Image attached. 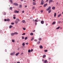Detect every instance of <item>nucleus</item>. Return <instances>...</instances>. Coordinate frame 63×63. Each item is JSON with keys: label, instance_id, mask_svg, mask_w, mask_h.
Masks as SVG:
<instances>
[{"label": "nucleus", "instance_id": "nucleus-1", "mask_svg": "<svg viewBox=\"0 0 63 63\" xmlns=\"http://www.w3.org/2000/svg\"><path fill=\"white\" fill-rule=\"evenodd\" d=\"M50 8H51V7L50 6H49L48 8L46 9V10L47 11H49V10H50Z\"/></svg>", "mask_w": 63, "mask_h": 63}, {"label": "nucleus", "instance_id": "nucleus-2", "mask_svg": "<svg viewBox=\"0 0 63 63\" xmlns=\"http://www.w3.org/2000/svg\"><path fill=\"white\" fill-rule=\"evenodd\" d=\"M15 52H13V53H11L10 54L11 55H14L15 54Z\"/></svg>", "mask_w": 63, "mask_h": 63}, {"label": "nucleus", "instance_id": "nucleus-3", "mask_svg": "<svg viewBox=\"0 0 63 63\" xmlns=\"http://www.w3.org/2000/svg\"><path fill=\"white\" fill-rule=\"evenodd\" d=\"M44 1L43 0H42L41 2V5H43L44 4Z\"/></svg>", "mask_w": 63, "mask_h": 63}, {"label": "nucleus", "instance_id": "nucleus-4", "mask_svg": "<svg viewBox=\"0 0 63 63\" xmlns=\"http://www.w3.org/2000/svg\"><path fill=\"white\" fill-rule=\"evenodd\" d=\"M14 4L15 6H18V4L16 3H14Z\"/></svg>", "mask_w": 63, "mask_h": 63}, {"label": "nucleus", "instance_id": "nucleus-5", "mask_svg": "<svg viewBox=\"0 0 63 63\" xmlns=\"http://www.w3.org/2000/svg\"><path fill=\"white\" fill-rule=\"evenodd\" d=\"M15 13H19V11H18L17 10H16L14 11Z\"/></svg>", "mask_w": 63, "mask_h": 63}, {"label": "nucleus", "instance_id": "nucleus-6", "mask_svg": "<svg viewBox=\"0 0 63 63\" xmlns=\"http://www.w3.org/2000/svg\"><path fill=\"white\" fill-rule=\"evenodd\" d=\"M47 5V3L45 4L44 5V7H46Z\"/></svg>", "mask_w": 63, "mask_h": 63}, {"label": "nucleus", "instance_id": "nucleus-7", "mask_svg": "<svg viewBox=\"0 0 63 63\" xmlns=\"http://www.w3.org/2000/svg\"><path fill=\"white\" fill-rule=\"evenodd\" d=\"M41 24H43L44 23V21H41Z\"/></svg>", "mask_w": 63, "mask_h": 63}, {"label": "nucleus", "instance_id": "nucleus-8", "mask_svg": "<svg viewBox=\"0 0 63 63\" xmlns=\"http://www.w3.org/2000/svg\"><path fill=\"white\" fill-rule=\"evenodd\" d=\"M19 53H19V52H18L17 53H16V56H17V55H18V54H19Z\"/></svg>", "mask_w": 63, "mask_h": 63}, {"label": "nucleus", "instance_id": "nucleus-9", "mask_svg": "<svg viewBox=\"0 0 63 63\" xmlns=\"http://www.w3.org/2000/svg\"><path fill=\"white\" fill-rule=\"evenodd\" d=\"M32 4L33 5H35L36 4V3L35 2H33Z\"/></svg>", "mask_w": 63, "mask_h": 63}, {"label": "nucleus", "instance_id": "nucleus-10", "mask_svg": "<svg viewBox=\"0 0 63 63\" xmlns=\"http://www.w3.org/2000/svg\"><path fill=\"white\" fill-rule=\"evenodd\" d=\"M14 35H15L14 33H12L11 34V36H14Z\"/></svg>", "mask_w": 63, "mask_h": 63}, {"label": "nucleus", "instance_id": "nucleus-11", "mask_svg": "<svg viewBox=\"0 0 63 63\" xmlns=\"http://www.w3.org/2000/svg\"><path fill=\"white\" fill-rule=\"evenodd\" d=\"M14 33V35H17V34H18V33L17 32H15Z\"/></svg>", "mask_w": 63, "mask_h": 63}, {"label": "nucleus", "instance_id": "nucleus-12", "mask_svg": "<svg viewBox=\"0 0 63 63\" xmlns=\"http://www.w3.org/2000/svg\"><path fill=\"white\" fill-rule=\"evenodd\" d=\"M40 48H43V46L42 45L40 46Z\"/></svg>", "mask_w": 63, "mask_h": 63}, {"label": "nucleus", "instance_id": "nucleus-13", "mask_svg": "<svg viewBox=\"0 0 63 63\" xmlns=\"http://www.w3.org/2000/svg\"><path fill=\"white\" fill-rule=\"evenodd\" d=\"M52 2V0H50L49 1V3H50V2Z\"/></svg>", "mask_w": 63, "mask_h": 63}, {"label": "nucleus", "instance_id": "nucleus-14", "mask_svg": "<svg viewBox=\"0 0 63 63\" xmlns=\"http://www.w3.org/2000/svg\"><path fill=\"white\" fill-rule=\"evenodd\" d=\"M46 55H44L43 56V58H45V57H46Z\"/></svg>", "mask_w": 63, "mask_h": 63}, {"label": "nucleus", "instance_id": "nucleus-15", "mask_svg": "<svg viewBox=\"0 0 63 63\" xmlns=\"http://www.w3.org/2000/svg\"><path fill=\"white\" fill-rule=\"evenodd\" d=\"M56 23V22H54L52 23V24L53 25H54V24H55Z\"/></svg>", "mask_w": 63, "mask_h": 63}, {"label": "nucleus", "instance_id": "nucleus-16", "mask_svg": "<svg viewBox=\"0 0 63 63\" xmlns=\"http://www.w3.org/2000/svg\"><path fill=\"white\" fill-rule=\"evenodd\" d=\"M25 20H23L22 21V22L23 23H25Z\"/></svg>", "mask_w": 63, "mask_h": 63}, {"label": "nucleus", "instance_id": "nucleus-17", "mask_svg": "<svg viewBox=\"0 0 63 63\" xmlns=\"http://www.w3.org/2000/svg\"><path fill=\"white\" fill-rule=\"evenodd\" d=\"M12 27H13V26L12 25H10L9 26V28L10 29L12 28Z\"/></svg>", "mask_w": 63, "mask_h": 63}, {"label": "nucleus", "instance_id": "nucleus-18", "mask_svg": "<svg viewBox=\"0 0 63 63\" xmlns=\"http://www.w3.org/2000/svg\"><path fill=\"white\" fill-rule=\"evenodd\" d=\"M61 16V14H59L58 15V17H59V16Z\"/></svg>", "mask_w": 63, "mask_h": 63}, {"label": "nucleus", "instance_id": "nucleus-19", "mask_svg": "<svg viewBox=\"0 0 63 63\" xmlns=\"http://www.w3.org/2000/svg\"><path fill=\"white\" fill-rule=\"evenodd\" d=\"M15 24H17V23H18V22H17L16 21H15Z\"/></svg>", "mask_w": 63, "mask_h": 63}, {"label": "nucleus", "instance_id": "nucleus-20", "mask_svg": "<svg viewBox=\"0 0 63 63\" xmlns=\"http://www.w3.org/2000/svg\"><path fill=\"white\" fill-rule=\"evenodd\" d=\"M16 21H19V20L18 19H16Z\"/></svg>", "mask_w": 63, "mask_h": 63}, {"label": "nucleus", "instance_id": "nucleus-21", "mask_svg": "<svg viewBox=\"0 0 63 63\" xmlns=\"http://www.w3.org/2000/svg\"><path fill=\"white\" fill-rule=\"evenodd\" d=\"M56 16V13H55L54 14V17H55Z\"/></svg>", "mask_w": 63, "mask_h": 63}, {"label": "nucleus", "instance_id": "nucleus-22", "mask_svg": "<svg viewBox=\"0 0 63 63\" xmlns=\"http://www.w3.org/2000/svg\"><path fill=\"white\" fill-rule=\"evenodd\" d=\"M40 41H39L37 42V44H40Z\"/></svg>", "mask_w": 63, "mask_h": 63}, {"label": "nucleus", "instance_id": "nucleus-23", "mask_svg": "<svg viewBox=\"0 0 63 63\" xmlns=\"http://www.w3.org/2000/svg\"><path fill=\"white\" fill-rule=\"evenodd\" d=\"M33 33H30V35H31L32 36H33Z\"/></svg>", "mask_w": 63, "mask_h": 63}, {"label": "nucleus", "instance_id": "nucleus-24", "mask_svg": "<svg viewBox=\"0 0 63 63\" xmlns=\"http://www.w3.org/2000/svg\"><path fill=\"white\" fill-rule=\"evenodd\" d=\"M55 7H52V10H54L55 9Z\"/></svg>", "mask_w": 63, "mask_h": 63}, {"label": "nucleus", "instance_id": "nucleus-25", "mask_svg": "<svg viewBox=\"0 0 63 63\" xmlns=\"http://www.w3.org/2000/svg\"><path fill=\"white\" fill-rule=\"evenodd\" d=\"M51 11L50 10L48 11V13H50L51 12Z\"/></svg>", "mask_w": 63, "mask_h": 63}, {"label": "nucleus", "instance_id": "nucleus-26", "mask_svg": "<svg viewBox=\"0 0 63 63\" xmlns=\"http://www.w3.org/2000/svg\"><path fill=\"white\" fill-rule=\"evenodd\" d=\"M28 38L27 37H26L25 38V40H27V39Z\"/></svg>", "mask_w": 63, "mask_h": 63}, {"label": "nucleus", "instance_id": "nucleus-27", "mask_svg": "<svg viewBox=\"0 0 63 63\" xmlns=\"http://www.w3.org/2000/svg\"><path fill=\"white\" fill-rule=\"evenodd\" d=\"M10 2H11V3H13V0H9Z\"/></svg>", "mask_w": 63, "mask_h": 63}, {"label": "nucleus", "instance_id": "nucleus-28", "mask_svg": "<svg viewBox=\"0 0 63 63\" xmlns=\"http://www.w3.org/2000/svg\"><path fill=\"white\" fill-rule=\"evenodd\" d=\"M22 45L23 46H25V44H24V43H23V44H22Z\"/></svg>", "mask_w": 63, "mask_h": 63}, {"label": "nucleus", "instance_id": "nucleus-29", "mask_svg": "<svg viewBox=\"0 0 63 63\" xmlns=\"http://www.w3.org/2000/svg\"><path fill=\"white\" fill-rule=\"evenodd\" d=\"M38 40L39 41H41V40H42V38H39Z\"/></svg>", "mask_w": 63, "mask_h": 63}, {"label": "nucleus", "instance_id": "nucleus-30", "mask_svg": "<svg viewBox=\"0 0 63 63\" xmlns=\"http://www.w3.org/2000/svg\"><path fill=\"white\" fill-rule=\"evenodd\" d=\"M19 8H21L22 7V5H19Z\"/></svg>", "mask_w": 63, "mask_h": 63}, {"label": "nucleus", "instance_id": "nucleus-31", "mask_svg": "<svg viewBox=\"0 0 63 63\" xmlns=\"http://www.w3.org/2000/svg\"><path fill=\"white\" fill-rule=\"evenodd\" d=\"M7 21H10V19H7Z\"/></svg>", "mask_w": 63, "mask_h": 63}, {"label": "nucleus", "instance_id": "nucleus-32", "mask_svg": "<svg viewBox=\"0 0 63 63\" xmlns=\"http://www.w3.org/2000/svg\"><path fill=\"white\" fill-rule=\"evenodd\" d=\"M15 24V23H12L11 24V25H14V24Z\"/></svg>", "mask_w": 63, "mask_h": 63}, {"label": "nucleus", "instance_id": "nucleus-33", "mask_svg": "<svg viewBox=\"0 0 63 63\" xmlns=\"http://www.w3.org/2000/svg\"><path fill=\"white\" fill-rule=\"evenodd\" d=\"M45 63H46L47 62V60H45L44 61Z\"/></svg>", "mask_w": 63, "mask_h": 63}, {"label": "nucleus", "instance_id": "nucleus-34", "mask_svg": "<svg viewBox=\"0 0 63 63\" xmlns=\"http://www.w3.org/2000/svg\"><path fill=\"white\" fill-rule=\"evenodd\" d=\"M59 28H60V27H59L56 28V29H59Z\"/></svg>", "mask_w": 63, "mask_h": 63}, {"label": "nucleus", "instance_id": "nucleus-35", "mask_svg": "<svg viewBox=\"0 0 63 63\" xmlns=\"http://www.w3.org/2000/svg\"><path fill=\"white\" fill-rule=\"evenodd\" d=\"M28 52H31V50H28Z\"/></svg>", "mask_w": 63, "mask_h": 63}, {"label": "nucleus", "instance_id": "nucleus-36", "mask_svg": "<svg viewBox=\"0 0 63 63\" xmlns=\"http://www.w3.org/2000/svg\"><path fill=\"white\" fill-rule=\"evenodd\" d=\"M45 52H47V50H44Z\"/></svg>", "mask_w": 63, "mask_h": 63}, {"label": "nucleus", "instance_id": "nucleus-37", "mask_svg": "<svg viewBox=\"0 0 63 63\" xmlns=\"http://www.w3.org/2000/svg\"><path fill=\"white\" fill-rule=\"evenodd\" d=\"M23 30H25L26 29L25 28H23Z\"/></svg>", "mask_w": 63, "mask_h": 63}, {"label": "nucleus", "instance_id": "nucleus-38", "mask_svg": "<svg viewBox=\"0 0 63 63\" xmlns=\"http://www.w3.org/2000/svg\"><path fill=\"white\" fill-rule=\"evenodd\" d=\"M12 9H13V8L12 7H10V10H12Z\"/></svg>", "mask_w": 63, "mask_h": 63}, {"label": "nucleus", "instance_id": "nucleus-39", "mask_svg": "<svg viewBox=\"0 0 63 63\" xmlns=\"http://www.w3.org/2000/svg\"><path fill=\"white\" fill-rule=\"evenodd\" d=\"M25 35V33H24L22 34V35Z\"/></svg>", "mask_w": 63, "mask_h": 63}, {"label": "nucleus", "instance_id": "nucleus-40", "mask_svg": "<svg viewBox=\"0 0 63 63\" xmlns=\"http://www.w3.org/2000/svg\"><path fill=\"white\" fill-rule=\"evenodd\" d=\"M34 41L35 42H37V39H35L34 40Z\"/></svg>", "mask_w": 63, "mask_h": 63}, {"label": "nucleus", "instance_id": "nucleus-41", "mask_svg": "<svg viewBox=\"0 0 63 63\" xmlns=\"http://www.w3.org/2000/svg\"><path fill=\"white\" fill-rule=\"evenodd\" d=\"M33 39H34V37H32V39H31V41H33Z\"/></svg>", "mask_w": 63, "mask_h": 63}, {"label": "nucleus", "instance_id": "nucleus-42", "mask_svg": "<svg viewBox=\"0 0 63 63\" xmlns=\"http://www.w3.org/2000/svg\"><path fill=\"white\" fill-rule=\"evenodd\" d=\"M40 12H41V13H42L43 12V10H41L40 11Z\"/></svg>", "mask_w": 63, "mask_h": 63}, {"label": "nucleus", "instance_id": "nucleus-43", "mask_svg": "<svg viewBox=\"0 0 63 63\" xmlns=\"http://www.w3.org/2000/svg\"><path fill=\"white\" fill-rule=\"evenodd\" d=\"M33 49H32L31 50V52H32V51H33Z\"/></svg>", "mask_w": 63, "mask_h": 63}, {"label": "nucleus", "instance_id": "nucleus-44", "mask_svg": "<svg viewBox=\"0 0 63 63\" xmlns=\"http://www.w3.org/2000/svg\"><path fill=\"white\" fill-rule=\"evenodd\" d=\"M12 42H15V40H12Z\"/></svg>", "mask_w": 63, "mask_h": 63}, {"label": "nucleus", "instance_id": "nucleus-45", "mask_svg": "<svg viewBox=\"0 0 63 63\" xmlns=\"http://www.w3.org/2000/svg\"><path fill=\"white\" fill-rule=\"evenodd\" d=\"M3 14L4 15H6V13L4 12Z\"/></svg>", "mask_w": 63, "mask_h": 63}, {"label": "nucleus", "instance_id": "nucleus-46", "mask_svg": "<svg viewBox=\"0 0 63 63\" xmlns=\"http://www.w3.org/2000/svg\"><path fill=\"white\" fill-rule=\"evenodd\" d=\"M35 22H38V20H35Z\"/></svg>", "mask_w": 63, "mask_h": 63}, {"label": "nucleus", "instance_id": "nucleus-47", "mask_svg": "<svg viewBox=\"0 0 63 63\" xmlns=\"http://www.w3.org/2000/svg\"><path fill=\"white\" fill-rule=\"evenodd\" d=\"M24 37L23 36H22V39H24Z\"/></svg>", "mask_w": 63, "mask_h": 63}, {"label": "nucleus", "instance_id": "nucleus-48", "mask_svg": "<svg viewBox=\"0 0 63 63\" xmlns=\"http://www.w3.org/2000/svg\"><path fill=\"white\" fill-rule=\"evenodd\" d=\"M24 11H22V13H24Z\"/></svg>", "mask_w": 63, "mask_h": 63}, {"label": "nucleus", "instance_id": "nucleus-49", "mask_svg": "<svg viewBox=\"0 0 63 63\" xmlns=\"http://www.w3.org/2000/svg\"><path fill=\"white\" fill-rule=\"evenodd\" d=\"M4 20V21H7V19H5Z\"/></svg>", "mask_w": 63, "mask_h": 63}, {"label": "nucleus", "instance_id": "nucleus-50", "mask_svg": "<svg viewBox=\"0 0 63 63\" xmlns=\"http://www.w3.org/2000/svg\"><path fill=\"white\" fill-rule=\"evenodd\" d=\"M13 18H14V19H15L16 18V17H13Z\"/></svg>", "mask_w": 63, "mask_h": 63}, {"label": "nucleus", "instance_id": "nucleus-51", "mask_svg": "<svg viewBox=\"0 0 63 63\" xmlns=\"http://www.w3.org/2000/svg\"><path fill=\"white\" fill-rule=\"evenodd\" d=\"M51 59V58H48L49 60H50V59Z\"/></svg>", "mask_w": 63, "mask_h": 63}, {"label": "nucleus", "instance_id": "nucleus-52", "mask_svg": "<svg viewBox=\"0 0 63 63\" xmlns=\"http://www.w3.org/2000/svg\"><path fill=\"white\" fill-rule=\"evenodd\" d=\"M33 32H35V30H34L33 31Z\"/></svg>", "mask_w": 63, "mask_h": 63}, {"label": "nucleus", "instance_id": "nucleus-53", "mask_svg": "<svg viewBox=\"0 0 63 63\" xmlns=\"http://www.w3.org/2000/svg\"><path fill=\"white\" fill-rule=\"evenodd\" d=\"M58 23H60L61 22L60 21H58Z\"/></svg>", "mask_w": 63, "mask_h": 63}, {"label": "nucleus", "instance_id": "nucleus-54", "mask_svg": "<svg viewBox=\"0 0 63 63\" xmlns=\"http://www.w3.org/2000/svg\"><path fill=\"white\" fill-rule=\"evenodd\" d=\"M32 9H34V7H33L32 8Z\"/></svg>", "mask_w": 63, "mask_h": 63}, {"label": "nucleus", "instance_id": "nucleus-55", "mask_svg": "<svg viewBox=\"0 0 63 63\" xmlns=\"http://www.w3.org/2000/svg\"><path fill=\"white\" fill-rule=\"evenodd\" d=\"M35 25H37V23H36L35 22Z\"/></svg>", "mask_w": 63, "mask_h": 63}, {"label": "nucleus", "instance_id": "nucleus-56", "mask_svg": "<svg viewBox=\"0 0 63 63\" xmlns=\"http://www.w3.org/2000/svg\"><path fill=\"white\" fill-rule=\"evenodd\" d=\"M23 54V53H22L21 54V55H22V54Z\"/></svg>", "mask_w": 63, "mask_h": 63}, {"label": "nucleus", "instance_id": "nucleus-57", "mask_svg": "<svg viewBox=\"0 0 63 63\" xmlns=\"http://www.w3.org/2000/svg\"><path fill=\"white\" fill-rule=\"evenodd\" d=\"M26 45H28V43H26Z\"/></svg>", "mask_w": 63, "mask_h": 63}, {"label": "nucleus", "instance_id": "nucleus-58", "mask_svg": "<svg viewBox=\"0 0 63 63\" xmlns=\"http://www.w3.org/2000/svg\"><path fill=\"white\" fill-rule=\"evenodd\" d=\"M16 63H20V62H17Z\"/></svg>", "mask_w": 63, "mask_h": 63}, {"label": "nucleus", "instance_id": "nucleus-59", "mask_svg": "<svg viewBox=\"0 0 63 63\" xmlns=\"http://www.w3.org/2000/svg\"><path fill=\"white\" fill-rule=\"evenodd\" d=\"M47 25H48L47 24V23L46 24V26H47Z\"/></svg>", "mask_w": 63, "mask_h": 63}, {"label": "nucleus", "instance_id": "nucleus-60", "mask_svg": "<svg viewBox=\"0 0 63 63\" xmlns=\"http://www.w3.org/2000/svg\"><path fill=\"white\" fill-rule=\"evenodd\" d=\"M13 16H16V15H14Z\"/></svg>", "mask_w": 63, "mask_h": 63}, {"label": "nucleus", "instance_id": "nucleus-61", "mask_svg": "<svg viewBox=\"0 0 63 63\" xmlns=\"http://www.w3.org/2000/svg\"><path fill=\"white\" fill-rule=\"evenodd\" d=\"M48 0H46V1L47 2H48Z\"/></svg>", "mask_w": 63, "mask_h": 63}, {"label": "nucleus", "instance_id": "nucleus-62", "mask_svg": "<svg viewBox=\"0 0 63 63\" xmlns=\"http://www.w3.org/2000/svg\"><path fill=\"white\" fill-rule=\"evenodd\" d=\"M42 61H44V59H43L42 60Z\"/></svg>", "mask_w": 63, "mask_h": 63}, {"label": "nucleus", "instance_id": "nucleus-63", "mask_svg": "<svg viewBox=\"0 0 63 63\" xmlns=\"http://www.w3.org/2000/svg\"><path fill=\"white\" fill-rule=\"evenodd\" d=\"M23 0H21V1H22Z\"/></svg>", "mask_w": 63, "mask_h": 63}, {"label": "nucleus", "instance_id": "nucleus-64", "mask_svg": "<svg viewBox=\"0 0 63 63\" xmlns=\"http://www.w3.org/2000/svg\"><path fill=\"white\" fill-rule=\"evenodd\" d=\"M25 7H27V6L26 5V6H25Z\"/></svg>", "mask_w": 63, "mask_h": 63}]
</instances>
